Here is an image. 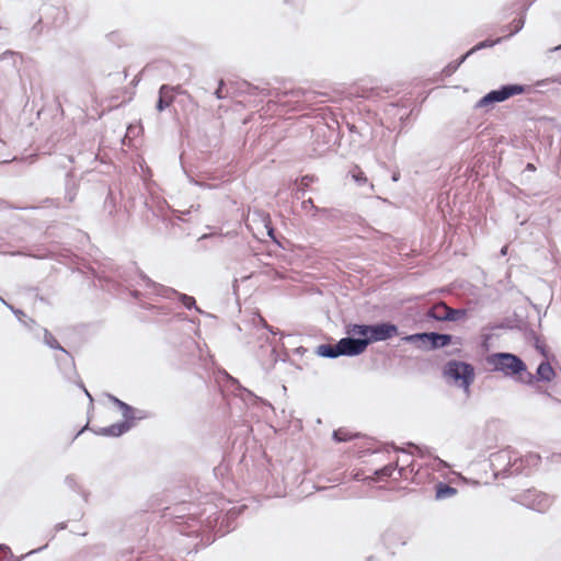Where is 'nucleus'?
<instances>
[{"mask_svg": "<svg viewBox=\"0 0 561 561\" xmlns=\"http://www.w3.org/2000/svg\"><path fill=\"white\" fill-rule=\"evenodd\" d=\"M348 175L353 179V181L358 186H364V185H366L368 183V179H367L366 174L364 173V171L358 165H354L348 171Z\"/></svg>", "mask_w": 561, "mask_h": 561, "instance_id": "obj_19", "label": "nucleus"}, {"mask_svg": "<svg viewBox=\"0 0 561 561\" xmlns=\"http://www.w3.org/2000/svg\"><path fill=\"white\" fill-rule=\"evenodd\" d=\"M346 333L347 336L333 345L335 351H363L358 335L352 332V324L347 327Z\"/></svg>", "mask_w": 561, "mask_h": 561, "instance_id": "obj_9", "label": "nucleus"}, {"mask_svg": "<svg viewBox=\"0 0 561 561\" xmlns=\"http://www.w3.org/2000/svg\"><path fill=\"white\" fill-rule=\"evenodd\" d=\"M282 339V351H288V346H293L291 351H308L304 345L296 346L297 340L301 339V335L299 334H287L283 335Z\"/></svg>", "mask_w": 561, "mask_h": 561, "instance_id": "obj_16", "label": "nucleus"}, {"mask_svg": "<svg viewBox=\"0 0 561 561\" xmlns=\"http://www.w3.org/2000/svg\"><path fill=\"white\" fill-rule=\"evenodd\" d=\"M399 178H400L399 173H393L392 174V181L397 182V181H399Z\"/></svg>", "mask_w": 561, "mask_h": 561, "instance_id": "obj_39", "label": "nucleus"}, {"mask_svg": "<svg viewBox=\"0 0 561 561\" xmlns=\"http://www.w3.org/2000/svg\"><path fill=\"white\" fill-rule=\"evenodd\" d=\"M271 347H272V348H271V351H272V352H275V351H277V347H278V346H277L276 344H272V346H271Z\"/></svg>", "mask_w": 561, "mask_h": 561, "instance_id": "obj_42", "label": "nucleus"}, {"mask_svg": "<svg viewBox=\"0 0 561 561\" xmlns=\"http://www.w3.org/2000/svg\"><path fill=\"white\" fill-rule=\"evenodd\" d=\"M79 182L73 178L71 172L66 175L65 183V201L69 204L73 203L78 194Z\"/></svg>", "mask_w": 561, "mask_h": 561, "instance_id": "obj_12", "label": "nucleus"}, {"mask_svg": "<svg viewBox=\"0 0 561 561\" xmlns=\"http://www.w3.org/2000/svg\"><path fill=\"white\" fill-rule=\"evenodd\" d=\"M526 91V85L519 83H507L499 89L491 90L483 95L474 105L476 108L492 106L495 103L504 102L507 99L522 94Z\"/></svg>", "mask_w": 561, "mask_h": 561, "instance_id": "obj_7", "label": "nucleus"}, {"mask_svg": "<svg viewBox=\"0 0 561 561\" xmlns=\"http://www.w3.org/2000/svg\"><path fill=\"white\" fill-rule=\"evenodd\" d=\"M536 170V167L533 163H527L525 167V171L534 172Z\"/></svg>", "mask_w": 561, "mask_h": 561, "instance_id": "obj_35", "label": "nucleus"}, {"mask_svg": "<svg viewBox=\"0 0 561 561\" xmlns=\"http://www.w3.org/2000/svg\"><path fill=\"white\" fill-rule=\"evenodd\" d=\"M352 332L358 335L363 351H366L368 345L387 341L399 334L397 324L389 321H380L371 324H352Z\"/></svg>", "mask_w": 561, "mask_h": 561, "instance_id": "obj_2", "label": "nucleus"}, {"mask_svg": "<svg viewBox=\"0 0 561 561\" xmlns=\"http://www.w3.org/2000/svg\"><path fill=\"white\" fill-rule=\"evenodd\" d=\"M559 50H561V44L556 46V47L550 48L548 51L549 53H554V51H559Z\"/></svg>", "mask_w": 561, "mask_h": 561, "instance_id": "obj_38", "label": "nucleus"}, {"mask_svg": "<svg viewBox=\"0 0 561 561\" xmlns=\"http://www.w3.org/2000/svg\"><path fill=\"white\" fill-rule=\"evenodd\" d=\"M444 376L449 383L463 388L468 393L474 374L470 365L460 362H450L444 369Z\"/></svg>", "mask_w": 561, "mask_h": 561, "instance_id": "obj_6", "label": "nucleus"}, {"mask_svg": "<svg viewBox=\"0 0 561 561\" xmlns=\"http://www.w3.org/2000/svg\"><path fill=\"white\" fill-rule=\"evenodd\" d=\"M533 2H534V0H523L524 11L528 10V8L533 4ZM524 24H525V12H523V14L518 19H515L511 25L506 26L507 28L512 26V28L507 35L503 36L504 39L517 34L524 27Z\"/></svg>", "mask_w": 561, "mask_h": 561, "instance_id": "obj_14", "label": "nucleus"}, {"mask_svg": "<svg viewBox=\"0 0 561 561\" xmlns=\"http://www.w3.org/2000/svg\"><path fill=\"white\" fill-rule=\"evenodd\" d=\"M301 207L302 209L307 210L308 208H310L311 210H313V214L311 215L312 217H316L318 213H325L327 209L324 208H319L318 206H316L313 204V201L311 198L309 199H306L301 203Z\"/></svg>", "mask_w": 561, "mask_h": 561, "instance_id": "obj_24", "label": "nucleus"}, {"mask_svg": "<svg viewBox=\"0 0 561 561\" xmlns=\"http://www.w3.org/2000/svg\"><path fill=\"white\" fill-rule=\"evenodd\" d=\"M401 340L420 351H435L448 346L451 343L453 335L438 332H419L404 335Z\"/></svg>", "mask_w": 561, "mask_h": 561, "instance_id": "obj_4", "label": "nucleus"}, {"mask_svg": "<svg viewBox=\"0 0 561 561\" xmlns=\"http://www.w3.org/2000/svg\"><path fill=\"white\" fill-rule=\"evenodd\" d=\"M503 39H504V37H499L494 41H492V39L481 41L478 44H476L472 48H470L466 54H469V57H470L471 55H473L474 53H477L481 49L493 47L494 45L501 43Z\"/></svg>", "mask_w": 561, "mask_h": 561, "instance_id": "obj_21", "label": "nucleus"}, {"mask_svg": "<svg viewBox=\"0 0 561 561\" xmlns=\"http://www.w3.org/2000/svg\"><path fill=\"white\" fill-rule=\"evenodd\" d=\"M213 236H214L213 233H204L202 237H199L198 241L211 238Z\"/></svg>", "mask_w": 561, "mask_h": 561, "instance_id": "obj_37", "label": "nucleus"}, {"mask_svg": "<svg viewBox=\"0 0 561 561\" xmlns=\"http://www.w3.org/2000/svg\"><path fill=\"white\" fill-rule=\"evenodd\" d=\"M45 14H49L53 16V25L59 27L65 24L67 20V12L65 9L59 7L49 5L46 8Z\"/></svg>", "mask_w": 561, "mask_h": 561, "instance_id": "obj_15", "label": "nucleus"}, {"mask_svg": "<svg viewBox=\"0 0 561 561\" xmlns=\"http://www.w3.org/2000/svg\"><path fill=\"white\" fill-rule=\"evenodd\" d=\"M507 250H508V247L507 245H504L502 247L501 251H500V254L502 256H505L507 254Z\"/></svg>", "mask_w": 561, "mask_h": 561, "instance_id": "obj_36", "label": "nucleus"}, {"mask_svg": "<svg viewBox=\"0 0 561 561\" xmlns=\"http://www.w3.org/2000/svg\"><path fill=\"white\" fill-rule=\"evenodd\" d=\"M321 356L335 358L339 355H343L344 353H319ZM348 355H354L355 353H347Z\"/></svg>", "mask_w": 561, "mask_h": 561, "instance_id": "obj_33", "label": "nucleus"}, {"mask_svg": "<svg viewBox=\"0 0 561 561\" xmlns=\"http://www.w3.org/2000/svg\"><path fill=\"white\" fill-rule=\"evenodd\" d=\"M547 81L561 84V73L547 79Z\"/></svg>", "mask_w": 561, "mask_h": 561, "instance_id": "obj_34", "label": "nucleus"}, {"mask_svg": "<svg viewBox=\"0 0 561 561\" xmlns=\"http://www.w3.org/2000/svg\"><path fill=\"white\" fill-rule=\"evenodd\" d=\"M111 399L123 411V416L125 421L117 424H113L108 427H102L98 431V434L104 436H119L126 433L131 427V421L136 419L141 420L146 417L145 412L136 411L134 408H131L130 405L115 397H111Z\"/></svg>", "mask_w": 561, "mask_h": 561, "instance_id": "obj_5", "label": "nucleus"}, {"mask_svg": "<svg viewBox=\"0 0 561 561\" xmlns=\"http://www.w3.org/2000/svg\"><path fill=\"white\" fill-rule=\"evenodd\" d=\"M18 56L19 54L13 50H5L0 55V61L5 60L7 58H16Z\"/></svg>", "mask_w": 561, "mask_h": 561, "instance_id": "obj_30", "label": "nucleus"}, {"mask_svg": "<svg viewBox=\"0 0 561 561\" xmlns=\"http://www.w3.org/2000/svg\"><path fill=\"white\" fill-rule=\"evenodd\" d=\"M527 327V322L518 318L516 314L503 318L499 322L484 327L479 336L481 351H490L491 348L501 347L502 341H504L508 335V331L514 329H517L518 332L522 333L526 343L534 347L535 351H547L546 344L540 336Z\"/></svg>", "mask_w": 561, "mask_h": 561, "instance_id": "obj_1", "label": "nucleus"}, {"mask_svg": "<svg viewBox=\"0 0 561 561\" xmlns=\"http://www.w3.org/2000/svg\"><path fill=\"white\" fill-rule=\"evenodd\" d=\"M8 547L0 545V550H7Z\"/></svg>", "mask_w": 561, "mask_h": 561, "instance_id": "obj_43", "label": "nucleus"}, {"mask_svg": "<svg viewBox=\"0 0 561 561\" xmlns=\"http://www.w3.org/2000/svg\"><path fill=\"white\" fill-rule=\"evenodd\" d=\"M333 437L335 440L337 442H344V440H347L350 439L351 437L344 433L342 430H337L333 433Z\"/></svg>", "mask_w": 561, "mask_h": 561, "instance_id": "obj_27", "label": "nucleus"}, {"mask_svg": "<svg viewBox=\"0 0 561 561\" xmlns=\"http://www.w3.org/2000/svg\"><path fill=\"white\" fill-rule=\"evenodd\" d=\"M314 180L313 175H305L300 179L298 191H301L302 193L312 183Z\"/></svg>", "mask_w": 561, "mask_h": 561, "instance_id": "obj_25", "label": "nucleus"}, {"mask_svg": "<svg viewBox=\"0 0 561 561\" xmlns=\"http://www.w3.org/2000/svg\"><path fill=\"white\" fill-rule=\"evenodd\" d=\"M313 351H322V352H325V351H335V348L333 347L332 344L330 343H322V344H319L317 346L313 347Z\"/></svg>", "mask_w": 561, "mask_h": 561, "instance_id": "obj_29", "label": "nucleus"}, {"mask_svg": "<svg viewBox=\"0 0 561 561\" xmlns=\"http://www.w3.org/2000/svg\"><path fill=\"white\" fill-rule=\"evenodd\" d=\"M0 301H1L5 307H8V305H10V304H9L8 301H5V300L3 299V297H1V296H0Z\"/></svg>", "mask_w": 561, "mask_h": 561, "instance_id": "obj_41", "label": "nucleus"}, {"mask_svg": "<svg viewBox=\"0 0 561 561\" xmlns=\"http://www.w3.org/2000/svg\"><path fill=\"white\" fill-rule=\"evenodd\" d=\"M8 308L18 317L21 322L25 323L22 318H26V314L21 309H16L12 305H8Z\"/></svg>", "mask_w": 561, "mask_h": 561, "instance_id": "obj_28", "label": "nucleus"}, {"mask_svg": "<svg viewBox=\"0 0 561 561\" xmlns=\"http://www.w3.org/2000/svg\"><path fill=\"white\" fill-rule=\"evenodd\" d=\"M526 500L528 506L539 512L546 511L552 502L550 496L537 491H529Z\"/></svg>", "mask_w": 561, "mask_h": 561, "instance_id": "obj_11", "label": "nucleus"}, {"mask_svg": "<svg viewBox=\"0 0 561 561\" xmlns=\"http://www.w3.org/2000/svg\"><path fill=\"white\" fill-rule=\"evenodd\" d=\"M488 363L505 375H517L522 382L530 383L534 380V376L526 371L524 363L512 353H493L488 357Z\"/></svg>", "mask_w": 561, "mask_h": 561, "instance_id": "obj_3", "label": "nucleus"}, {"mask_svg": "<svg viewBox=\"0 0 561 561\" xmlns=\"http://www.w3.org/2000/svg\"><path fill=\"white\" fill-rule=\"evenodd\" d=\"M432 467L435 470H439L443 467L444 468L448 467V465L445 461L440 460V459H434V461L432 463Z\"/></svg>", "mask_w": 561, "mask_h": 561, "instance_id": "obj_31", "label": "nucleus"}, {"mask_svg": "<svg viewBox=\"0 0 561 561\" xmlns=\"http://www.w3.org/2000/svg\"><path fill=\"white\" fill-rule=\"evenodd\" d=\"M456 493H457V490L455 488H451V486L446 485L444 483H439L436 486V495H435V497L437 500H443V499H446V497H451Z\"/></svg>", "mask_w": 561, "mask_h": 561, "instance_id": "obj_23", "label": "nucleus"}, {"mask_svg": "<svg viewBox=\"0 0 561 561\" xmlns=\"http://www.w3.org/2000/svg\"><path fill=\"white\" fill-rule=\"evenodd\" d=\"M467 58H469V54H463L457 60L449 62L443 68L442 75L444 77L453 76L458 70V68L467 60Z\"/></svg>", "mask_w": 561, "mask_h": 561, "instance_id": "obj_18", "label": "nucleus"}, {"mask_svg": "<svg viewBox=\"0 0 561 561\" xmlns=\"http://www.w3.org/2000/svg\"><path fill=\"white\" fill-rule=\"evenodd\" d=\"M264 327L270 331L271 334L275 335L276 332L273 331V329L268 324H264Z\"/></svg>", "mask_w": 561, "mask_h": 561, "instance_id": "obj_40", "label": "nucleus"}, {"mask_svg": "<svg viewBox=\"0 0 561 561\" xmlns=\"http://www.w3.org/2000/svg\"><path fill=\"white\" fill-rule=\"evenodd\" d=\"M394 470L392 465L385 466L380 470H377L375 473L378 478L390 477Z\"/></svg>", "mask_w": 561, "mask_h": 561, "instance_id": "obj_26", "label": "nucleus"}, {"mask_svg": "<svg viewBox=\"0 0 561 561\" xmlns=\"http://www.w3.org/2000/svg\"><path fill=\"white\" fill-rule=\"evenodd\" d=\"M84 391H85V394L90 398V400H92L90 392H88L87 390H84Z\"/></svg>", "mask_w": 561, "mask_h": 561, "instance_id": "obj_44", "label": "nucleus"}, {"mask_svg": "<svg viewBox=\"0 0 561 561\" xmlns=\"http://www.w3.org/2000/svg\"><path fill=\"white\" fill-rule=\"evenodd\" d=\"M174 92L175 88L169 84H162L159 88V95L156 103V108L158 112H163L173 103Z\"/></svg>", "mask_w": 561, "mask_h": 561, "instance_id": "obj_10", "label": "nucleus"}, {"mask_svg": "<svg viewBox=\"0 0 561 561\" xmlns=\"http://www.w3.org/2000/svg\"><path fill=\"white\" fill-rule=\"evenodd\" d=\"M466 316H467L466 309H463V308L456 309V308L448 307V310H447V313L445 317L448 322H456V321L465 319Z\"/></svg>", "mask_w": 561, "mask_h": 561, "instance_id": "obj_22", "label": "nucleus"}, {"mask_svg": "<svg viewBox=\"0 0 561 561\" xmlns=\"http://www.w3.org/2000/svg\"><path fill=\"white\" fill-rule=\"evenodd\" d=\"M44 344L54 351H67L60 342L47 330L43 329Z\"/></svg>", "mask_w": 561, "mask_h": 561, "instance_id": "obj_20", "label": "nucleus"}, {"mask_svg": "<svg viewBox=\"0 0 561 561\" xmlns=\"http://www.w3.org/2000/svg\"><path fill=\"white\" fill-rule=\"evenodd\" d=\"M141 279L146 283V287L151 289L152 294L163 297V298H167V299L178 297V299L182 302V305L186 309L191 310L194 308L196 311L202 312V310L196 306V300L194 297L188 296L186 294L179 293L178 290H175L172 287H168V286L158 284V283L151 280L147 275L142 274Z\"/></svg>", "mask_w": 561, "mask_h": 561, "instance_id": "obj_8", "label": "nucleus"}, {"mask_svg": "<svg viewBox=\"0 0 561 561\" xmlns=\"http://www.w3.org/2000/svg\"><path fill=\"white\" fill-rule=\"evenodd\" d=\"M224 84H225V83H224V80H220V81H219V85H218V88L216 89V91H215V93H214V94H215V96H216L218 100H221V99L224 98V96H222V87H224Z\"/></svg>", "mask_w": 561, "mask_h": 561, "instance_id": "obj_32", "label": "nucleus"}, {"mask_svg": "<svg viewBox=\"0 0 561 561\" xmlns=\"http://www.w3.org/2000/svg\"><path fill=\"white\" fill-rule=\"evenodd\" d=\"M447 310L448 306L445 302L440 301L428 308V310L426 311V318L438 322H446L447 319L445 316L447 313Z\"/></svg>", "mask_w": 561, "mask_h": 561, "instance_id": "obj_13", "label": "nucleus"}, {"mask_svg": "<svg viewBox=\"0 0 561 561\" xmlns=\"http://www.w3.org/2000/svg\"><path fill=\"white\" fill-rule=\"evenodd\" d=\"M556 373L549 363H541L537 368V378L542 381H550L554 378Z\"/></svg>", "mask_w": 561, "mask_h": 561, "instance_id": "obj_17", "label": "nucleus"}]
</instances>
